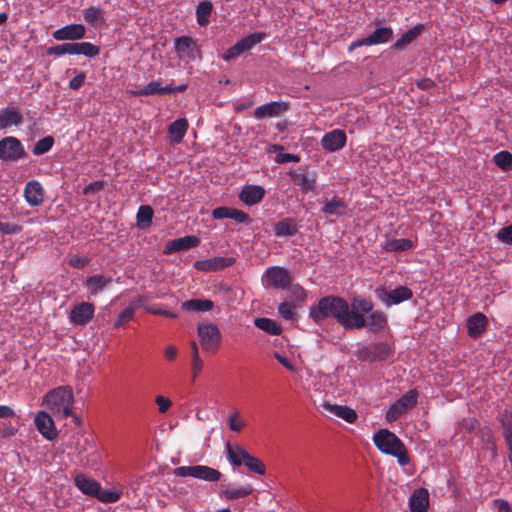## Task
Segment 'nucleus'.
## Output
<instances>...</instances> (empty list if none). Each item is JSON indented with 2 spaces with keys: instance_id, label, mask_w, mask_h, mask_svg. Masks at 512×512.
Masks as SVG:
<instances>
[{
  "instance_id": "obj_1",
  "label": "nucleus",
  "mask_w": 512,
  "mask_h": 512,
  "mask_svg": "<svg viewBox=\"0 0 512 512\" xmlns=\"http://www.w3.org/2000/svg\"><path fill=\"white\" fill-rule=\"evenodd\" d=\"M374 304L365 298H353L351 303L336 295H327L319 299L317 305L310 308L309 315L316 323L326 319L335 320L345 330H350L353 320V313L356 310L369 313Z\"/></svg>"
},
{
  "instance_id": "obj_2",
  "label": "nucleus",
  "mask_w": 512,
  "mask_h": 512,
  "mask_svg": "<svg viewBox=\"0 0 512 512\" xmlns=\"http://www.w3.org/2000/svg\"><path fill=\"white\" fill-rule=\"evenodd\" d=\"M373 441L381 452L396 457L401 466L410 463V457L404 443L390 430H378L374 434Z\"/></svg>"
},
{
  "instance_id": "obj_3",
  "label": "nucleus",
  "mask_w": 512,
  "mask_h": 512,
  "mask_svg": "<svg viewBox=\"0 0 512 512\" xmlns=\"http://www.w3.org/2000/svg\"><path fill=\"white\" fill-rule=\"evenodd\" d=\"M44 402L52 411H62L65 417L72 416L76 423L80 424L79 417L72 411L74 396L70 386H59L52 389L45 395Z\"/></svg>"
},
{
  "instance_id": "obj_4",
  "label": "nucleus",
  "mask_w": 512,
  "mask_h": 512,
  "mask_svg": "<svg viewBox=\"0 0 512 512\" xmlns=\"http://www.w3.org/2000/svg\"><path fill=\"white\" fill-rule=\"evenodd\" d=\"M352 315L353 320L350 330H359L366 327L368 331L372 333H379L385 330L388 325L387 315L384 312L374 310L373 308L369 313L356 310Z\"/></svg>"
},
{
  "instance_id": "obj_5",
  "label": "nucleus",
  "mask_w": 512,
  "mask_h": 512,
  "mask_svg": "<svg viewBox=\"0 0 512 512\" xmlns=\"http://www.w3.org/2000/svg\"><path fill=\"white\" fill-rule=\"evenodd\" d=\"M46 53L49 56H62L64 54H70L85 55L92 58L99 55L100 47L90 42L63 43L49 47Z\"/></svg>"
},
{
  "instance_id": "obj_6",
  "label": "nucleus",
  "mask_w": 512,
  "mask_h": 512,
  "mask_svg": "<svg viewBox=\"0 0 512 512\" xmlns=\"http://www.w3.org/2000/svg\"><path fill=\"white\" fill-rule=\"evenodd\" d=\"M174 475L179 477H194L208 482H217L222 474L219 470L205 465L180 466L174 469Z\"/></svg>"
},
{
  "instance_id": "obj_7",
  "label": "nucleus",
  "mask_w": 512,
  "mask_h": 512,
  "mask_svg": "<svg viewBox=\"0 0 512 512\" xmlns=\"http://www.w3.org/2000/svg\"><path fill=\"white\" fill-rule=\"evenodd\" d=\"M27 157L21 141L13 136H7L0 140V160L3 162H17Z\"/></svg>"
},
{
  "instance_id": "obj_8",
  "label": "nucleus",
  "mask_w": 512,
  "mask_h": 512,
  "mask_svg": "<svg viewBox=\"0 0 512 512\" xmlns=\"http://www.w3.org/2000/svg\"><path fill=\"white\" fill-rule=\"evenodd\" d=\"M197 332L204 350L216 352L219 349L222 335L217 325L213 323L198 324Z\"/></svg>"
},
{
  "instance_id": "obj_9",
  "label": "nucleus",
  "mask_w": 512,
  "mask_h": 512,
  "mask_svg": "<svg viewBox=\"0 0 512 512\" xmlns=\"http://www.w3.org/2000/svg\"><path fill=\"white\" fill-rule=\"evenodd\" d=\"M375 294L387 306L400 304L413 297V291L407 286H398L392 290H388L385 287H377Z\"/></svg>"
},
{
  "instance_id": "obj_10",
  "label": "nucleus",
  "mask_w": 512,
  "mask_h": 512,
  "mask_svg": "<svg viewBox=\"0 0 512 512\" xmlns=\"http://www.w3.org/2000/svg\"><path fill=\"white\" fill-rule=\"evenodd\" d=\"M392 354L390 345L384 342L369 344L357 351L360 361L374 362L386 360Z\"/></svg>"
},
{
  "instance_id": "obj_11",
  "label": "nucleus",
  "mask_w": 512,
  "mask_h": 512,
  "mask_svg": "<svg viewBox=\"0 0 512 512\" xmlns=\"http://www.w3.org/2000/svg\"><path fill=\"white\" fill-rule=\"evenodd\" d=\"M418 393L416 390H410L401 398H399L394 404L390 406L386 413V420L392 423L400 418L409 408L414 407L417 404Z\"/></svg>"
},
{
  "instance_id": "obj_12",
  "label": "nucleus",
  "mask_w": 512,
  "mask_h": 512,
  "mask_svg": "<svg viewBox=\"0 0 512 512\" xmlns=\"http://www.w3.org/2000/svg\"><path fill=\"white\" fill-rule=\"evenodd\" d=\"M265 278L269 286L275 289H289L292 283L290 272L280 266H273L265 271Z\"/></svg>"
},
{
  "instance_id": "obj_13",
  "label": "nucleus",
  "mask_w": 512,
  "mask_h": 512,
  "mask_svg": "<svg viewBox=\"0 0 512 512\" xmlns=\"http://www.w3.org/2000/svg\"><path fill=\"white\" fill-rule=\"evenodd\" d=\"M236 258L217 256L205 260H198L194 263V268L203 272L221 271L227 267L234 265Z\"/></svg>"
},
{
  "instance_id": "obj_14",
  "label": "nucleus",
  "mask_w": 512,
  "mask_h": 512,
  "mask_svg": "<svg viewBox=\"0 0 512 512\" xmlns=\"http://www.w3.org/2000/svg\"><path fill=\"white\" fill-rule=\"evenodd\" d=\"M393 37V31L390 27H382L377 28L372 34L369 36L359 39L357 41H354L350 45V50H353L356 47L360 46H369V45H376V44H382L388 42Z\"/></svg>"
},
{
  "instance_id": "obj_15",
  "label": "nucleus",
  "mask_w": 512,
  "mask_h": 512,
  "mask_svg": "<svg viewBox=\"0 0 512 512\" xmlns=\"http://www.w3.org/2000/svg\"><path fill=\"white\" fill-rule=\"evenodd\" d=\"M95 313V306L90 302H82L75 305L70 312V321L75 325H86L93 319Z\"/></svg>"
},
{
  "instance_id": "obj_16",
  "label": "nucleus",
  "mask_w": 512,
  "mask_h": 512,
  "mask_svg": "<svg viewBox=\"0 0 512 512\" xmlns=\"http://www.w3.org/2000/svg\"><path fill=\"white\" fill-rule=\"evenodd\" d=\"M34 422L39 433L47 440H54L58 436L54 420L47 412L39 411Z\"/></svg>"
},
{
  "instance_id": "obj_17",
  "label": "nucleus",
  "mask_w": 512,
  "mask_h": 512,
  "mask_svg": "<svg viewBox=\"0 0 512 512\" xmlns=\"http://www.w3.org/2000/svg\"><path fill=\"white\" fill-rule=\"evenodd\" d=\"M86 28L82 24H70L57 29L53 32L52 36L57 41H76L84 38Z\"/></svg>"
},
{
  "instance_id": "obj_18",
  "label": "nucleus",
  "mask_w": 512,
  "mask_h": 512,
  "mask_svg": "<svg viewBox=\"0 0 512 512\" xmlns=\"http://www.w3.org/2000/svg\"><path fill=\"white\" fill-rule=\"evenodd\" d=\"M200 244V239L194 235H187L169 241L164 247V254L195 248Z\"/></svg>"
},
{
  "instance_id": "obj_19",
  "label": "nucleus",
  "mask_w": 512,
  "mask_h": 512,
  "mask_svg": "<svg viewBox=\"0 0 512 512\" xmlns=\"http://www.w3.org/2000/svg\"><path fill=\"white\" fill-rule=\"evenodd\" d=\"M289 109V103L281 101H272L257 107L254 111V117L263 119L265 117H275L286 112Z\"/></svg>"
},
{
  "instance_id": "obj_20",
  "label": "nucleus",
  "mask_w": 512,
  "mask_h": 512,
  "mask_svg": "<svg viewBox=\"0 0 512 512\" xmlns=\"http://www.w3.org/2000/svg\"><path fill=\"white\" fill-rule=\"evenodd\" d=\"M488 318L481 312L471 315L467 320V332L472 339L479 338L487 329Z\"/></svg>"
},
{
  "instance_id": "obj_21",
  "label": "nucleus",
  "mask_w": 512,
  "mask_h": 512,
  "mask_svg": "<svg viewBox=\"0 0 512 512\" xmlns=\"http://www.w3.org/2000/svg\"><path fill=\"white\" fill-rule=\"evenodd\" d=\"M346 139L343 130L335 129L323 136L321 144L326 151L334 152L345 146Z\"/></svg>"
},
{
  "instance_id": "obj_22",
  "label": "nucleus",
  "mask_w": 512,
  "mask_h": 512,
  "mask_svg": "<svg viewBox=\"0 0 512 512\" xmlns=\"http://www.w3.org/2000/svg\"><path fill=\"white\" fill-rule=\"evenodd\" d=\"M24 197L31 206H40L44 201V190L41 184L36 180L27 182Z\"/></svg>"
},
{
  "instance_id": "obj_23",
  "label": "nucleus",
  "mask_w": 512,
  "mask_h": 512,
  "mask_svg": "<svg viewBox=\"0 0 512 512\" xmlns=\"http://www.w3.org/2000/svg\"><path fill=\"white\" fill-rule=\"evenodd\" d=\"M265 189L260 185H246L239 193V199L246 205H255L262 201Z\"/></svg>"
},
{
  "instance_id": "obj_24",
  "label": "nucleus",
  "mask_w": 512,
  "mask_h": 512,
  "mask_svg": "<svg viewBox=\"0 0 512 512\" xmlns=\"http://www.w3.org/2000/svg\"><path fill=\"white\" fill-rule=\"evenodd\" d=\"M76 487L85 495L90 497L97 496L101 484L85 474H77L74 479Z\"/></svg>"
},
{
  "instance_id": "obj_25",
  "label": "nucleus",
  "mask_w": 512,
  "mask_h": 512,
  "mask_svg": "<svg viewBox=\"0 0 512 512\" xmlns=\"http://www.w3.org/2000/svg\"><path fill=\"white\" fill-rule=\"evenodd\" d=\"M322 406L325 410L348 423H354L358 418L356 411L349 406L331 404L329 402H324Z\"/></svg>"
},
{
  "instance_id": "obj_26",
  "label": "nucleus",
  "mask_w": 512,
  "mask_h": 512,
  "mask_svg": "<svg viewBox=\"0 0 512 512\" xmlns=\"http://www.w3.org/2000/svg\"><path fill=\"white\" fill-rule=\"evenodd\" d=\"M411 512H427L429 506V493L425 488L416 489L409 500Z\"/></svg>"
},
{
  "instance_id": "obj_27",
  "label": "nucleus",
  "mask_w": 512,
  "mask_h": 512,
  "mask_svg": "<svg viewBox=\"0 0 512 512\" xmlns=\"http://www.w3.org/2000/svg\"><path fill=\"white\" fill-rule=\"evenodd\" d=\"M254 491V488L251 484L243 485L239 488H229L228 485L221 484L219 495L224 497L226 500L233 501L240 498L247 497L251 495Z\"/></svg>"
},
{
  "instance_id": "obj_28",
  "label": "nucleus",
  "mask_w": 512,
  "mask_h": 512,
  "mask_svg": "<svg viewBox=\"0 0 512 512\" xmlns=\"http://www.w3.org/2000/svg\"><path fill=\"white\" fill-rule=\"evenodd\" d=\"M236 450L243 459L245 466L254 473L264 475L266 473L265 464L257 457L249 454L243 447L236 445Z\"/></svg>"
},
{
  "instance_id": "obj_29",
  "label": "nucleus",
  "mask_w": 512,
  "mask_h": 512,
  "mask_svg": "<svg viewBox=\"0 0 512 512\" xmlns=\"http://www.w3.org/2000/svg\"><path fill=\"white\" fill-rule=\"evenodd\" d=\"M171 93V84L162 86L159 81H151L142 89L131 91V94L134 96L167 95Z\"/></svg>"
},
{
  "instance_id": "obj_30",
  "label": "nucleus",
  "mask_w": 512,
  "mask_h": 512,
  "mask_svg": "<svg viewBox=\"0 0 512 512\" xmlns=\"http://www.w3.org/2000/svg\"><path fill=\"white\" fill-rule=\"evenodd\" d=\"M23 122V116L18 108H4L0 113V129L11 125L18 126Z\"/></svg>"
},
{
  "instance_id": "obj_31",
  "label": "nucleus",
  "mask_w": 512,
  "mask_h": 512,
  "mask_svg": "<svg viewBox=\"0 0 512 512\" xmlns=\"http://www.w3.org/2000/svg\"><path fill=\"white\" fill-rule=\"evenodd\" d=\"M348 204L344 199L334 196L321 209L325 215L343 216L347 213Z\"/></svg>"
},
{
  "instance_id": "obj_32",
  "label": "nucleus",
  "mask_w": 512,
  "mask_h": 512,
  "mask_svg": "<svg viewBox=\"0 0 512 512\" xmlns=\"http://www.w3.org/2000/svg\"><path fill=\"white\" fill-rule=\"evenodd\" d=\"M498 419L501 424L502 435L510 452L512 451V411L504 410Z\"/></svg>"
},
{
  "instance_id": "obj_33",
  "label": "nucleus",
  "mask_w": 512,
  "mask_h": 512,
  "mask_svg": "<svg viewBox=\"0 0 512 512\" xmlns=\"http://www.w3.org/2000/svg\"><path fill=\"white\" fill-rule=\"evenodd\" d=\"M175 50L180 57L187 55L194 57V51L198 50L196 42L189 36H181L175 39Z\"/></svg>"
},
{
  "instance_id": "obj_34",
  "label": "nucleus",
  "mask_w": 512,
  "mask_h": 512,
  "mask_svg": "<svg viewBox=\"0 0 512 512\" xmlns=\"http://www.w3.org/2000/svg\"><path fill=\"white\" fill-rule=\"evenodd\" d=\"M188 126V121L185 118L177 119L168 126V132L174 143L178 144L182 142L188 130Z\"/></svg>"
},
{
  "instance_id": "obj_35",
  "label": "nucleus",
  "mask_w": 512,
  "mask_h": 512,
  "mask_svg": "<svg viewBox=\"0 0 512 512\" xmlns=\"http://www.w3.org/2000/svg\"><path fill=\"white\" fill-rule=\"evenodd\" d=\"M424 25L423 24H417L413 28L407 30L405 33L402 34V36L392 45L393 49L396 50H402L407 45H409L411 42H413L423 31Z\"/></svg>"
},
{
  "instance_id": "obj_36",
  "label": "nucleus",
  "mask_w": 512,
  "mask_h": 512,
  "mask_svg": "<svg viewBox=\"0 0 512 512\" xmlns=\"http://www.w3.org/2000/svg\"><path fill=\"white\" fill-rule=\"evenodd\" d=\"M265 37L266 34L264 32H256L249 34L248 36L242 38L236 44H234L235 50H238L240 54L249 51L255 45L260 43Z\"/></svg>"
},
{
  "instance_id": "obj_37",
  "label": "nucleus",
  "mask_w": 512,
  "mask_h": 512,
  "mask_svg": "<svg viewBox=\"0 0 512 512\" xmlns=\"http://www.w3.org/2000/svg\"><path fill=\"white\" fill-rule=\"evenodd\" d=\"M111 281V277H105L104 275H94L87 278L86 286L90 291L91 295H97L109 283H111Z\"/></svg>"
},
{
  "instance_id": "obj_38",
  "label": "nucleus",
  "mask_w": 512,
  "mask_h": 512,
  "mask_svg": "<svg viewBox=\"0 0 512 512\" xmlns=\"http://www.w3.org/2000/svg\"><path fill=\"white\" fill-rule=\"evenodd\" d=\"M254 324L258 329L263 330L269 335L277 336L282 332L281 326L273 319L259 317L254 320Z\"/></svg>"
},
{
  "instance_id": "obj_39",
  "label": "nucleus",
  "mask_w": 512,
  "mask_h": 512,
  "mask_svg": "<svg viewBox=\"0 0 512 512\" xmlns=\"http://www.w3.org/2000/svg\"><path fill=\"white\" fill-rule=\"evenodd\" d=\"M214 307V302L210 299H191L182 303V309L186 311H210Z\"/></svg>"
},
{
  "instance_id": "obj_40",
  "label": "nucleus",
  "mask_w": 512,
  "mask_h": 512,
  "mask_svg": "<svg viewBox=\"0 0 512 512\" xmlns=\"http://www.w3.org/2000/svg\"><path fill=\"white\" fill-rule=\"evenodd\" d=\"M289 176L291 177L292 181L300 186L301 190L303 192L312 191L315 188V179L309 178L307 174L304 173H298L296 171H290Z\"/></svg>"
},
{
  "instance_id": "obj_41",
  "label": "nucleus",
  "mask_w": 512,
  "mask_h": 512,
  "mask_svg": "<svg viewBox=\"0 0 512 512\" xmlns=\"http://www.w3.org/2000/svg\"><path fill=\"white\" fill-rule=\"evenodd\" d=\"M274 230L277 236H293L298 231L295 221L290 218L279 221Z\"/></svg>"
},
{
  "instance_id": "obj_42",
  "label": "nucleus",
  "mask_w": 512,
  "mask_h": 512,
  "mask_svg": "<svg viewBox=\"0 0 512 512\" xmlns=\"http://www.w3.org/2000/svg\"><path fill=\"white\" fill-rule=\"evenodd\" d=\"M213 5L210 1H202L197 5L196 15L197 22L200 26H206L209 23V16L211 15Z\"/></svg>"
},
{
  "instance_id": "obj_43",
  "label": "nucleus",
  "mask_w": 512,
  "mask_h": 512,
  "mask_svg": "<svg viewBox=\"0 0 512 512\" xmlns=\"http://www.w3.org/2000/svg\"><path fill=\"white\" fill-rule=\"evenodd\" d=\"M413 243L409 239H393L386 242L384 249L389 252H401L409 250L412 247Z\"/></svg>"
},
{
  "instance_id": "obj_44",
  "label": "nucleus",
  "mask_w": 512,
  "mask_h": 512,
  "mask_svg": "<svg viewBox=\"0 0 512 512\" xmlns=\"http://www.w3.org/2000/svg\"><path fill=\"white\" fill-rule=\"evenodd\" d=\"M154 215L153 209L149 205L140 206L137 212V223L142 227L150 226Z\"/></svg>"
},
{
  "instance_id": "obj_45",
  "label": "nucleus",
  "mask_w": 512,
  "mask_h": 512,
  "mask_svg": "<svg viewBox=\"0 0 512 512\" xmlns=\"http://www.w3.org/2000/svg\"><path fill=\"white\" fill-rule=\"evenodd\" d=\"M73 439L77 456H80L81 454L93 448L92 441L88 436L77 434L73 437Z\"/></svg>"
},
{
  "instance_id": "obj_46",
  "label": "nucleus",
  "mask_w": 512,
  "mask_h": 512,
  "mask_svg": "<svg viewBox=\"0 0 512 512\" xmlns=\"http://www.w3.org/2000/svg\"><path fill=\"white\" fill-rule=\"evenodd\" d=\"M495 164L504 171L512 168V154L508 151H501L494 155Z\"/></svg>"
},
{
  "instance_id": "obj_47",
  "label": "nucleus",
  "mask_w": 512,
  "mask_h": 512,
  "mask_svg": "<svg viewBox=\"0 0 512 512\" xmlns=\"http://www.w3.org/2000/svg\"><path fill=\"white\" fill-rule=\"evenodd\" d=\"M122 493L119 491H110L100 487L97 496L94 498L98 499L102 503H115L120 500Z\"/></svg>"
},
{
  "instance_id": "obj_48",
  "label": "nucleus",
  "mask_w": 512,
  "mask_h": 512,
  "mask_svg": "<svg viewBox=\"0 0 512 512\" xmlns=\"http://www.w3.org/2000/svg\"><path fill=\"white\" fill-rule=\"evenodd\" d=\"M53 144L54 138L52 136H46L35 143L32 152L34 155H42L48 152Z\"/></svg>"
},
{
  "instance_id": "obj_49",
  "label": "nucleus",
  "mask_w": 512,
  "mask_h": 512,
  "mask_svg": "<svg viewBox=\"0 0 512 512\" xmlns=\"http://www.w3.org/2000/svg\"><path fill=\"white\" fill-rule=\"evenodd\" d=\"M135 314V307L130 305L125 308L117 317L114 322V328H119L125 325L128 321H130Z\"/></svg>"
},
{
  "instance_id": "obj_50",
  "label": "nucleus",
  "mask_w": 512,
  "mask_h": 512,
  "mask_svg": "<svg viewBox=\"0 0 512 512\" xmlns=\"http://www.w3.org/2000/svg\"><path fill=\"white\" fill-rule=\"evenodd\" d=\"M101 14L102 10L100 7L90 6L84 11L83 18L87 23L93 24L99 19Z\"/></svg>"
},
{
  "instance_id": "obj_51",
  "label": "nucleus",
  "mask_w": 512,
  "mask_h": 512,
  "mask_svg": "<svg viewBox=\"0 0 512 512\" xmlns=\"http://www.w3.org/2000/svg\"><path fill=\"white\" fill-rule=\"evenodd\" d=\"M226 451L228 459L230 460L232 465L238 467L243 463L242 457L239 455L236 448L234 449L229 442L226 444Z\"/></svg>"
},
{
  "instance_id": "obj_52",
  "label": "nucleus",
  "mask_w": 512,
  "mask_h": 512,
  "mask_svg": "<svg viewBox=\"0 0 512 512\" xmlns=\"http://www.w3.org/2000/svg\"><path fill=\"white\" fill-rule=\"evenodd\" d=\"M496 237L502 243L512 244V224L501 228Z\"/></svg>"
},
{
  "instance_id": "obj_53",
  "label": "nucleus",
  "mask_w": 512,
  "mask_h": 512,
  "mask_svg": "<svg viewBox=\"0 0 512 512\" xmlns=\"http://www.w3.org/2000/svg\"><path fill=\"white\" fill-rule=\"evenodd\" d=\"M294 308V305H291L288 302H283L278 306V312L284 319L290 320L294 317Z\"/></svg>"
},
{
  "instance_id": "obj_54",
  "label": "nucleus",
  "mask_w": 512,
  "mask_h": 512,
  "mask_svg": "<svg viewBox=\"0 0 512 512\" xmlns=\"http://www.w3.org/2000/svg\"><path fill=\"white\" fill-rule=\"evenodd\" d=\"M239 418V412H234L230 417L228 418V425L229 428L234 432H240L243 427L245 426V423L238 420Z\"/></svg>"
},
{
  "instance_id": "obj_55",
  "label": "nucleus",
  "mask_w": 512,
  "mask_h": 512,
  "mask_svg": "<svg viewBox=\"0 0 512 512\" xmlns=\"http://www.w3.org/2000/svg\"><path fill=\"white\" fill-rule=\"evenodd\" d=\"M478 436L484 445L492 444V442L495 441L494 433L489 427L479 429Z\"/></svg>"
},
{
  "instance_id": "obj_56",
  "label": "nucleus",
  "mask_w": 512,
  "mask_h": 512,
  "mask_svg": "<svg viewBox=\"0 0 512 512\" xmlns=\"http://www.w3.org/2000/svg\"><path fill=\"white\" fill-rule=\"evenodd\" d=\"M105 182L103 180H97L94 182H91L90 184L86 185L83 188V194L84 195H90L96 192H99L104 189Z\"/></svg>"
},
{
  "instance_id": "obj_57",
  "label": "nucleus",
  "mask_w": 512,
  "mask_h": 512,
  "mask_svg": "<svg viewBox=\"0 0 512 512\" xmlns=\"http://www.w3.org/2000/svg\"><path fill=\"white\" fill-rule=\"evenodd\" d=\"M233 208L231 207H217L212 211V217L214 219H229L230 215H232Z\"/></svg>"
},
{
  "instance_id": "obj_58",
  "label": "nucleus",
  "mask_w": 512,
  "mask_h": 512,
  "mask_svg": "<svg viewBox=\"0 0 512 512\" xmlns=\"http://www.w3.org/2000/svg\"><path fill=\"white\" fill-rule=\"evenodd\" d=\"M22 231V226L9 222L0 223V232L3 234H16Z\"/></svg>"
},
{
  "instance_id": "obj_59",
  "label": "nucleus",
  "mask_w": 512,
  "mask_h": 512,
  "mask_svg": "<svg viewBox=\"0 0 512 512\" xmlns=\"http://www.w3.org/2000/svg\"><path fill=\"white\" fill-rule=\"evenodd\" d=\"M231 214L232 215H230L229 219H233L237 223H246V224H248V223L251 222L250 216L247 213H245L244 211H242V210H238V209L233 208Z\"/></svg>"
},
{
  "instance_id": "obj_60",
  "label": "nucleus",
  "mask_w": 512,
  "mask_h": 512,
  "mask_svg": "<svg viewBox=\"0 0 512 512\" xmlns=\"http://www.w3.org/2000/svg\"><path fill=\"white\" fill-rule=\"evenodd\" d=\"M275 161L279 164L287 163V162H299L300 157L296 154L279 152L276 155Z\"/></svg>"
},
{
  "instance_id": "obj_61",
  "label": "nucleus",
  "mask_w": 512,
  "mask_h": 512,
  "mask_svg": "<svg viewBox=\"0 0 512 512\" xmlns=\"http://www.w3.org/2000/svg\"><path fill=\"white\" fill-rule=\"evenodd\" d=\"M155 403L158 405V410L160 413H166L172 406V402L168 398H165L161 395H158L155 398Z\"/></svg>"
},
{
  "instance_id": "obj_62",
  "label": "nucleus",
  "mask_w": 512,
  "mask_h": 512,
  "mask_svg": "<svg viewBox=\"0 0 512 512\" xmlns=\"http://www.w3.org/2000/svg\"><path fill=\"white\" fill-rule=\"evenodd\" d=\"M86 79V74L84 72L78 73L69 81V88L72 90H78Z\"/></svg>"
},
{
  "instance_id": "obj_63",
  "label": "nucleus",
  "mask_w": 512,
  "mask_h": 512,
  "mask_svg": "<svg viewBox=\"0 0 512 512\" xmlns=\"http://www.w3.org/2000/svg\"><path fill=\"white\" fill-rule=\"evenodd\" d=\"M89 262L90 261L87 257H78V256H73L69 260V264L73 268H77V269H82V268L86 267L89 264Z\"/></svg>"
},
{
  "instance_id": "obj_64",
  "label": "nucleus",
  "mask_w": 512,
  "mask_h": 512,
  "mask_svg": "<svg viewBox=\"0 0 512 512\" xmlns=\"http://www.w3.org/2000/svg\"><path fill=\"white\" fill-rule=\"evenodd\" d=\"M494 506L497 507L498 512H512L510 504L504 499H495Z\"/></svg>"
}]
</instances>
